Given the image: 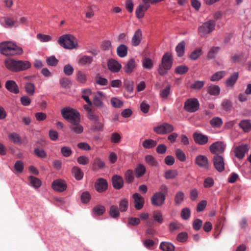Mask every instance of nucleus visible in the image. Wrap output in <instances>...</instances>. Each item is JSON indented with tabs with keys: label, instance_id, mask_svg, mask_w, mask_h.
I'll return each mask as SVG.
<instances>
[{
	"label": "nucleus",
	"instance_id": "obj_1",
	"mask_svg": "<svg viewBox=\"0 0 251 251\" xmlns=\"http://www.w3.org/2000/svg\"><path fill=\"white\" fill-rule=\"evenodd\" d=\"M4 64L7 70L12 72H19L29 69L31 64L27 61L16 60L8 58L4 60Z\"/></svg>",
	"mask_w": 251,
	"mask_h": 251
},
{
	"label": "nucleus",
	"instance_id": "obj_2",
	"mask_svg": "<svg viewBox=\"0 0 251 251\" xmlns=\"http://www.w3.org/2000/svg\"><path fill=\"white\" fill-rule=\"evenodd\" d=\"M0 52L6 56H14L21 54L23 50L11 42H5L0 44Z\"/></svg>",
	"mask_w": 251,
	"mask_h": 251
},
{
	"label": "nucleus",
	"instance_id": "obj_3",
	"mask_svg": "<svg viewBox=\"0 0 251 251\" xmlns=\"http://www.w3.org/2000/svg\"><path fill=\"white\" fill-rule=\"evenodd\" d=\"M215 22L213 20L203 23L198 27V35L201 38L208 37L215 30Z\"/></svg>",
	"mask_w": 251,
	"mask_h": 251
},
{
	"label": "nucleus",
	"instance_id": "obj_4",
	"mask_svg": "<svg viewBox=\"0 0 251 251\" xmlns=\"http://www.w3.org/2000/svg\"><path fill=\"white\" fill-rule=\"evenodd\" d=\"M173 64V58L171 53H165L162 58L161 63L159 65L158 73L161 75H164L170 70Z\"/></svg>",
	"mask_w": 251,
	"mask_h": 251
},
{
	"label": "nucleus",
	"instance_id": "obj_5",
	"mask_svg": "<svg viewBox=\"0 0 251 251\" xmlns=\"http://www.w3.org/2000/svg\"><path fill=\"white\" fill-rule=\"evenodd\" d=\"M64 119L71 124L80 119V115L76 110L67 107L64 108Z\"/></svg>",
	"mask_w": 251,
	"mask_h": 251
},
{
	"label": "nucleus",
	"instance_id": "obj_6",
	"mask_svg": "<svg viewBox=\"0 0 251 251\" xmlns=\"http://www.w3.org/2000/svg\"><path fill=\"white\" fill-rule=\"evenodd\" d=\"M78 48L77 39L70 34H64V48L68 50H74Z\"/></svg>",
	"mask_w": 251,
	"mask_h": 251
},
{
	"label": "nucleus",
	"instance_id": "obj_7",
	"mask_svg": "<svg viewBox=\"0 0 251 251\" xmlns=\"http://www.w3.org/2000/svg\"><path fill=\"white\" fill-rule=\"evenodd\" d=\"M153 130L157 134L163 135L172 132L174 130V128L172 125L164 123L154 127Z\"/></svg>",
	"mask_w": 251,
	"mask_h": 251
},
{
	"label": "nucleus",
	"instance_id": "obj_8",
	"mask_svg": "<svg viewBox=\"0 0 251 251\" xmlns=\"http://www.w3.org/2000/svg\"><path fill=\"white\" fill-rule=\"evenodd\" d=\"M166 196L161 192H157L153 194L151 197V203L155 206L159 207L162 206L165 202Z\"/></svg>",
	"mask_w": 251,
	"mask_h": 251
},
{
	"label": "nucleus",
	"instance_id": "obj_9",
	"mask_svg": "<svg viewBox=\"0 0 251 251\" xmlns=\"http://www.w3.org/2000/svg\"><path fill=\"white\" fill-rule=\"evenodd\" d=\"M199 102L197 99L195 98L187 100L184 104V109L189 112H194L198 110Z\"/></svg>",
	"mask_w": 251,
	"mask_h": 251
},
{
	"label": "nucleus",
	"instance_id": "obj_10",
	"mask_svg": "<svg viewBox=\"0 0 251 251\" xmlns=\"http://www.w3.org/2000/svg\"><path fill=\"white\" fill-rule=\"evenodd\" d=\"M226 145L222 142L218 141L213 143L209 147L210 151L213 153H222L224 152Z\"/></svg>",
	"mask_w": 251,
	"mask_h": 251
},
{
	"label": "nucleus",
	"instance_id": "obj_11",
	"mask_svg": "<svg viewBox=\"0 0 251 251\" xmlns=\"http://www.w3.org/2000/svg\"><path fill=\"white\" fill-rule=\"evenodd\" d=\"M195 163L200 167L205 170L209 168V164L207 157L203 155H199L195 159Z\"/></svg>",
	"mask_w": 251,
	"mask_h": 251
},
{
	"label": "nucleus",
	"instance_id": "obj_12",
	"mask_svg": "<svg viewBox=\"0 0 251 251\" xmlns=\"http://www.w3.org/2000/svg\"><path fill=\"white\" fill-rule=\"evenodd\" d=\"M213 164L215 169L219 172L225 169V162L222 156L215 155L213 157Z\"/></svg>",
	"mask_w": 251,
	"mask_h": 251
},
{
	"label": "nucleus",
	"instance_id": "obj_13",
	"mask_svg": "<svg viewBox=\"0 0 251 251\" xmlns=\"http://www.w3.org/2000/svg\"><path fill=\"white\" fill-rule=\"evenodd\" d=\"M81 120L79 119L74 122L70 124L69 127L71 131L77 134H81L84 130V127L82 125L80 124Z\"/></svg>",
	"mask_w": 251,
	"mask_h": 251
},
{
	"label": "nucleus",
	"instance_id": "obj_14",
	"mask_svg": "<svg viewBox=\"0 0 251 251\" xmlns=\"http://www.w3.org/2000/svg\"><path fill=\"white\" fill-rule=\"evenodd\" d=\"M105 97V94L101 91H98L96 93L93 98V103L95 106L97 107H102L103 106L102 100Z\"/></svg>",
	"mask_w": 251,
	"mask_h": 251
},
{
	"label": "nucleus",
	"instance_id": "obj_15",
	"mask_svg": "<svg viewBox=\"0 0 251 251\" xmlns=\"http://www.w3.org/2000/svg\"><path fill=\"white\" fill-rule=\"evenodd\" d=\"M193 138L197 144L201 145H205L208 141V136L197 132L194 133Z\"/></svg>",
	"mask_w": 251,
	"mask_h": 251
},
{
	"label": "nucleus",
	"instance_id": "obj_16",
	"mask_svg": "<svg viewBox=\"0 0 251 251\" xmlns=\"http://www.w3.org/2000/svg\"><path fill=\"white\" fill-rule=\"evenodd\" d=\"M134 199L135 208L137 210L142 209L144 204V199L138 193H135L132 195Z\"/></svg>",
	"mask_w": 251,
	"mask_h": 251
},
{
	"label": "nucleus",
	"instance_id": "obj_17",
	"mask_svg": "<svg viewBox=\"0 0 251 251\" xmlns=\"http://www.w3.org/2000/svg\"><path fill=\"white\" fill-rule=\"evenodd\" d=\"M6 89L11 93L15 94L19 93V88L18 85L14 80H7L5 84Z\"/></svg>",
	"mask_w": 251,
	"mask_h": 251
},
{
	"label": "nucleus",
	"instance_id": "obj_18",
	"mask_svg": "<svg viewBox=\"0 0 251 251\" xmlns=\"http://www.w3.org/2000/svg\"><path fill=\"white\" fill-rule=\"evenodd\" d=\"M108 69L112 72H118L122 68V65L116 60L109 59L107 62Z\"/></svg>",
	"mask_w": 251,
	"mask_h": 251
},
{
	"label": "nucleus",
	"instance_id": "obj_19",
	"mask_svg": "<svg viewBox=\"0 0 251 251\" xmlns=\"http://www.w3.org/2000/svg\"><path fill=\"white\" fill-rule=\"evenodd\" d=\"M136 67L135 61L134 59H129L124 67L125 72L127 74H131Z\"/></svg>",
	"mask_w": 251,
	"mask_h": 251
},
{
	"label": "nucleus",
	"instance_id": "obj_20",
	"mask_svg": "<svg viewBox=\"0 0 251 251\" xmlns=\"http://www.w3.org/2000/svg\"><path fill=\"white\" fill-rule=\"evenodd\" d=\"M95 188L98 192H102L107 189V183L105 179L100 178L96 184Z\"/></svg>",
	"mask_w": 251,
	"mask_h": 251
},
{
	"label": "nucleus",
	"instance_id": "obj_21",
	"mask_svg": "<svg viewBox=\"0 0 251 251\" xmlns=\"http://www.w3.org/2000/svg\"><path fill=\"white\" fill-rule=\"evenodd\" d=\"M142 37V31L140 29H137L134 33L131 39L132 45L137 46L140 44Z\"/></svg>",
	"mask_w": 251,
	"mask_h": 251
},
{
	"label": "nucleus",
	"instance_id": "obj_22",
	"mask_svg": "<svg viewBox=\"0 0 251 251\" xmlns=\"http://www.w3.org/2000/svg\"><path fill=\"white\" fill-rule=\"evenodd\" d=\"M92 61L93 57L92 56L84 55L79 57L77 63L80 66H84L90 64Z\"/></svg>",
	"mask_w": 251,
	"mask_h": 251
},
{
	"label": "nucleus",
	"instance_id": "obj_23",
	"mask_svg": "<svg viewBox=\"0 0 251 251\" xmlns=\"http://www.w3.org/2000/svg\"><path fill=\"white\" fill-rule=\"evenodd\" d=\"M247 151V145H241L236 147L234 149L235 155L239 158H242L245 156V152Z\"/></svg>",
	"mask_w": 251,
	"mask_h": 251
},
{
	"label": "nucleus",
	"instance_id": "obj_24",
	"mask_svg": "<svg viewBox=\"0 0 251 251\" xmlns=\"http://www.w3.org/2000/svg\"><path fill=\"white\" fill-rule=\"evenodd\" d=\"M112 184L113 187L116 189H121L124 185L123 178L118 175H115L112 177Z\"/></svg>",
	"mask_w": 251,
	"mask_h": 251
},
{
	"label": "nucleus",
	"instance_id": "obj_25",
	"mask_svg": "<svg viewBox=\"0 0 251 251\" xmlns=\"http://www.w3.org/2000/svg\"><path fill=\"white\" fill-rule=\"evenodd\" d=\"M150 6H145L144 5H139L135 10V14L137 18L141 19L144 16L145 12L149 8Z\"/></svg>",
	"mask_w": 251,
	"mask_h": 251
},
{
	"label": "nucleus",
	"instance_id": "obj_26",
	"mask_svg": "<svg viewBox=\"0 0 251 251\" xmlns=\"http://www.w3.org/2000/svg\"><path fill=\"white\" fill-rule=\"evenodd\" d=\"M127 47L126 45L121 44L117 48V55L120 57H125L127 54Z\"/></svg>",
	"mask_w": 251,
	"mask_h": 251
},
{
	"label": "nucleus",
	"instance_id": "obj_27",
	"mask_svg": "<svg viewBox=\"0 0 251 251\" xmlns=\"http://www.w3.org/2000/svg\"><path fill=\"white\" fill-rule=\"evenodd\" d=\"M72 173L76 180H81L83 177V172L78 167H74L72 170Z\"/></svg>",
	"mask_w": 251,
	"mask_h": 251
},
{
	"label": "nucleus",
	"instance_id": "obj_28",
	"mask_svg": "<svg viewBox=\"0 0 251 251\" xmlns=\"http://www.w3.org/2000/svg\"><path fill=\"white\" fill-rule=\"evenodd\" d=\"M146 169L142 164H138L135 169V174L137 178L142 176L146 173Z\"/></svg>",
	"mask_w": 251,
	"mask_h": 251
},
{
	"label": "nucleus",
	"instance_id": "obj_29",
	"mask_svg": "<svg viewBox=\"0 0 251 251\" xmlns=\"http://www.w3.org/2000/svg\"><path fill=\"white\" fill-rule=\"evenodd\" d=\"M239 126L245 132H248L251 130V123L248 120L241 121Z\"/></svg>",
	"mask_w": 251,
	"mask_h": 251
},
{
	"label": "nucleus",
	"instance_id": "obj_30",
	"mask_svg": "<svg viewBox=\"0 0 251 251\" xmlns=\"http://www.w3.org/2000/svg\"><path fill=\"white\" fill-rule=\"evenodd\" d=\"M238 78V73H234L229 78H228L226 82V86L232 87L236 82Z\"/></svg>",
	"mask_w": 251,
	"mask_h": 251
},
{
	"label": "nucleus",
	"instance_id": "obj_31",
	"mask_svg": "<svg viewBox=\"0 0 251 251\" xmlns=\"http://www.w3.org/2000/svg\"><path fill=\"white\" fill-rule=\"evenodd\" d=\"M8 138L9 140L15 144H21L22 143L21 139L17 133L12 132L8 134Z\"/></svg>",
	"mask_w": 251,
	"mask_h": 251
},
{
	"label": "nucleus",
	"instance_id": "obj_32",
	"mask_svg": "<svg viewBox=\"0 0 251 251\" xmlns=\"http://www.w3.org/2000/svg\"><path fill=\"white\" fill-rule=\"evenodd\" d=\"M207 91L211 95L218 96L220 93V88L217 85H211L207 87Z\"/></svg>",
	"mask_w": 251,
	"mask_h": 251
},
{
	"label": "nucleus",
	"instance_id": "obj_33",
	"mask_svg": "<svg viewBox=\"0 0 251 251\" xmlns=\"http://www.w3.org/2000/svg\"><path fill=\"white\" fill-rule=\"evenodd\" d=\"M26 93L29 96H32L35 91V86L31 82H27L25 85Z\"/></svg>",
	"mask_w": 251,
	"mask_h": 251
},
{
	"label": "nucleus",
	"instance_id": "obj_34",
	"mask_svg": "<svg viewBox=\"0 0 251 251\" xmlns=\"http://www.w3.org/2000/svg\"><path fill=\"white\" fill-rule=\"evenodd\" d=\"M52 188L58 192H63V181L61 179H56L52 183Z\"/></svg>",
	"mask_w": 251,
	"mask_h": 251
},
{
	"label": "nucleus",
	"instance_id": "obj_35",
	"mask_svg": "<svg viewBox=\"0 0 251 251\" xmlns=\"http://www.w3.org/2000/svg\"><path fill=\"white\" fill-rule=\"evenodd\" d=\"M142 62L143 67L144 69L151 70L153 68V61L149 58L145 57L143 58Z\"/></svg>",
	"mask_w": 251,
	"mask_h": 251
},
{
	"label": "nucleus",
	"instance_id": "obj_36",
	"mask_svg": "<svg viewBox=\"0 0 251 251\" xmlns=\"http://www.w3.org/2000/svg\"><path fill=\"white\" fill-rule=\"evenodd\" d=\"M160 248L163 251H174L175 247L171 243L163 242L160 244Z\"/></svg>",
	"mask_w": 251,
	"mask_h": 251
},
{
	"label": "nucleus",
	"instance_id": "obj_37",
	"mask_svg": "<svg viewBox=\"0 0 251 251\" xmlns=\"http://www.w3.org/2000/svg\"><path fill=\"white\" fill-rule=\"evenodd\" d=\"M105 166L104 161L99 158H96L93 161V167L94 169H102Z\"/></svg>",
	"mask_w": 251,
	"mask_h": 251
},
{
	"label": "nucleus",
	"instance_id": "obj_38",
	"mask_svg": "<svg viewBox=\"0 0 251 251\" xmlns=\"http://www.w3.org/2000/svg\"><path fill=\"white\" fill-rule=\"evenodd\" d=\"M185 194L181 191L177 192L175 196L174 201L176 204H180L184 201Z\"/></svg>",
	"mask_w": 251,
	"mask_h": 251
},
{
	"label": "nucleus",
	"instance_id": "obj_39",
	"mask_svg": "<svg viewBox=\"0 0 251 251\" xmlns=\"http://www.w3.org/2000/svg\"><path fill=\"white\" fill-rule=\"evenodd\" d=\"M30 185L35 188L40 187L41 185V181L40 180L33 176H30L28 178Z\"/></svg>",
	"mask_w": 251,
	"mask_h": 251
},
{
	"label": "nucleus",
	"instance_id": "obj_40",
	"mask_svg": "<svg viewBox=\"0 0 251 251\" xmlns=\"http://www.w3.org/2000/svg\"><path fill=\"white\" fill-rule=\"evenodd\" d=\"M152 217L154 220L159 224L163 222V217L161 212L159 210H155L152 212Z\"/></svg>",
	"mask_w": 251,
	"mask_h": 251
},
{
	"label": "nucleus",
	"instance_id": "obj_41",
	"mask_svg": "<svg viewBox=\"0 0 251 251\" xmlns=\"http://www.w3.org/2000/svg\"><path fill=\"white\" fill-rule=\"evenodd\" d=\"M177 171L175 170H168L164 173V177L167 179H174L177 176Z\"/></svg>",
	"mask_w": 251,
	"mask_h": 251
},
{
	"label": "nucleus",
	"instance_id": "obj_42",
	"mask_svg": "<svg viewBox=\"0 0 251 251\" xmlns=\"http://www.w3.org/2000/svg\"><path fill=\"white\" fill-rule=\"evenodd\" d=\"M145 162L150 166H156L158 162L155 158L151 155H147L145 157Z\"/></svg>",
	"mask_w": 251,
	"mask_h": 251
},
{
	"label": "nucleus",
	"instance_id": "obj_43",
	"mask_svg": "<svg viewBox=\"0 0 251 251\" xmlns=\"http://www.w3.org/2000/svg\"><path fill=\"white\" fill-rule=\"evenodd\" d=\"M185 43L182 41L179 43L176 48V50L178 56H182L184 54L185 50Z\"/></svg>",
	"mask_w": 251,
	"mask_h": 251
},
{
	"label": "nucleus",
	"instance_id": "obj_44",
	"mask_svg": "<svg viewBox=\"0 0 251 251\" xmlns=\"http://www.w3.org/2000/svg\"><path fill=\"white\" fill-rule=\"evenodd\" d=\"M157 145V142L151 139H146L143 141L142 145L145 149H151Z\"/></svg>",
	"mask_w": 251,
	"mask_h": 251
},
{
	"label": "nucleus",
	"instance_id": "obj_45",
	"mask_svg": "<svg viewBox=\"0 0 251 251\" xmlns=\"http://www.w3.org/2000/svg\"><path fill=\"white\" fill-rule=\"evenodd\" d=\"M226 74L225 71H219L214 74L210 77V79L212 81H218L222 78Z\"/></svg>",
	"mask_w": 251,
	"mask_h": 251
},
{
	"label": "nucleus",
	"instance_id": "obj_46",
	"mask_svg": "<svg viewBox=\"0 0 251 251\" xmlns=\"http://www.w3.org/2000/svg\"><path fill=\"white\" fill-rule=\"evenodd\" d=\"M171 94V85H168L160 92V96L163 99H167Z\"/></svg>",
	"mask_w": 251,
	"mask_h": 251
},
{
	"label": "nucleus",
	"instance_id": "obj_47",
	"mask_svg": "<svg viewBox=\"0 0 251 251\" xmlns=\"http://www.w3.org/2000/svg\"><path fill=\"white\" fill-rule=\"evenodd\" d=\"M109 213L110 216L114 218L119 217L120 215L118 207L114 205L110 206Z\"/></svg>",
	"mask_w": 251,
	"mask_h": 251
},
{
	"label": "nucleus",
	"instance_id": "obj_48",
	"mask_svg": "<svg viewBox=\"0 0 251 251\" xmlns=\"http://www.w3.org/2000/svg\"><path fill=\"white\" fill-rule=\"evenodd\" d=\"M210 123L212 127H219L222 126L223 121L221 118L219 117H215L210 120Z\"/></svg>",
	"mask_w": 251,
	"mask_h": 251
},
{
	"label": "nucleus",
	"instance_id": "obj_49",
	"mask_svg": "<svg viewBox=\"0 0 251 251\" xmlns=\"http://www.w3.org/2000/svg\"><path fill=\"white\" fill-rule=\"evenodd\" d=\"M110 101L113 107L116 108H121L123 105V102L117 98H112Z\"/></svg>",
	"mask_w": 251,
	"mask_h": 251
},
{
	"label": "nucleus",
	"instance_id": "obj_50",
	"mask_svg": "<svg viewBox=\"0 0 251 251\" xmlns=\"http://www.w3.org/2000/svg\"><path fill=\"white\" fill-rule=\"evenodd\" d=\"M93 212L96 215L100 216L102 215L105 211L104 206L98 205L93 208Z\"/></svg>",
	"mask_w": 251,
	"mask_h": 251
},
{
	"label": "nucleus",
	"instance_id": "obj_51",
	"mask_svg": "<svg viewBox=\"0 0 251 251\" xmlns=\"http://www.w3.org/2000/svg\"><path fill=\"white\" fill-rule=\"evenodd\" d=\"M128 206V201L126 199L121 200L119 202V208L121 212L126 211Z\"/></svg>",
	"mask_w": 251,
	"mask_h": 251
},
{
	"label": "nucleus",
	"instance_id": "obj_52",
	"mask_svg": "<svg viewBox=\"0 0 251 251\" xmlns=\"http://www.w3.org/2000/svg\"><path fill=\"white\" fill-rule=\"evenodd\" d=\"M202 51L201 49H197L192 52L190 55L191 59L195 60L197 59L202 54Z\"/></svg>",
	"mask_w": 251,
	"mask_h": 251
},
{
	"label": "nucleus",
	"instance_id": "obj_53",
	"mask_svg": "<svg viewBox=\"0 0 251 251\" xmlns=\"http://www.w3.org/2000/svg\"><path fill=\"white\" fill-rule=\"evenodd\" d=\"M177 158L180 161L184 162L186 160V157L184 152L180 149H177L175 151Z\"/></svg>",
	"mask_w": 251,
	"mask_h": 251
},
{
	"label": "nucleus",
	"instance_id": "obj_54",
	"mask_svg": "<svg viewBox=\"0 0 251 251\" xmlns=\"http://www.w3.org/2000/svg\"><path fill=\"white\" fill-rule=\"evenodd\" d=\"M125 178L126 180L128 183L133 182L134 180L133 171L131 170H127L125 173Z\"/></svg>",
	"mask_w": 251,
	"mask_h": 251
},
{
	"label": "nucleus",
	"instance_id": "obj_55",
	"mask_svg": "<svg viewBox=\"0 0 251 251\" xmlns=\"http://www.w3.org/2000/svg\"><path fill=\"white\" fill-rule=\"evenodd\" d=\"M219 47H213L211 48L207 53V58L209 59H212L215 57L216 54L219 50Z\"/></svg>",
	"mask_w": 251,
	"mask_h": 251
},
{
	"label": "nucleus",
	"instance_id": "obj_56",
	"mask_svg": "<svg viewBox=\"0 0 251 251\" xmlns=\"http://www.w3.org/2000/svg\"><path fill=\"white\" fill-rule=\"evenodd\" d=\"M77 80L80 83H85L87 80V76L86 74L82 72L78 71L76 74Z\"/></svg>",
	"mask_w": 251,
	"mask_h": 251
},
{
	"label": "nucleus",
	"instance_id": "obj_57",
	"mask_svg": "<svg viewBox=\"0 0 251 251\" xmlns=\"http://www.w3.org/2000/svg\"><path fill=\"white\" fill-rule=\"evenodd\" d=\"M121 137L117 132L113 133L111 136V142L115 144H118L121 142Z\"/></svg>",
	"mask_w": 251,
	"mask_h": 251
},
{
	"label": "nucleus",
	"instance_id": "obj_58",
	"mask_svg": "<svg viewBox=\"0 0 251 251\" xmlns=\"http://www.w3.org/2000/svg\"><path fill=\"white\" fill-rule=\"evenodd\" d=\"M214 181L212 177H208L204 179L203 186L205 188H208L212 187L214 185Z\"/></svg>",
	"mask_w": 251,
	"mask_h": 251
},
{
	"label": "nucleus",
	"instance_id": "obj_59",
	"mask_svg": "<svg viewBox=\"0 0 251 251\" xmlns=\"http://www.w3.org/2000/svg\"><path fill=\"white\" fill-rule=\"evenodd\" d=\"M188 71V68L186 66L181 65L177 66L175 72L178 74H183L187 73Z\"/></svg>",
	"mask_w": 251,
	"mask_h": 251
},
{
	"label": "nucleus",
	"instance_id": "obj_60",
	"mask_svg": "<svg viewBox=\"0 0 251 251\" xmlns=\"http://www.w3.org/2000/svg\"><path fill=\"white\" fill-rule=\"evenodd\" d=\"M58 62V60L54 56L49 57L46 59L47 64L51 66H56Z\"/></svg>",
	"mask_w": 251,
	"mask_h": 251
},
{
	"label": "nucleus",
	"instance_id": "obj_61",
	"mask_svg": "<svg viewBox=\"0 0 251 251\" xmlns=\"http://www.w3.org/2000/svg\"><path fill=\"white\" fill-rule=\"evenodd\" d=\"M77 162L82 165H86L89 162V159L88 157L85 155H82L79 156L77 158Z\"/></svg>",
	"mask_w": 251,
	"mask_h": 251
},
{
	"label": "nucleus",
	"instance_id": "obj_62",
	"mask_svg": "<svg viewBox=\"0 0 251 251\" xmlns=\"http://www.w3.org/2000/svg\"><path fill=\"white\" fill-rule=\"evenodd\" d=\"M37 38L40 41L43 42H49L51 39V38L50 35L42 34L40 33L37 34Z\"/></svg>",
	"mask_w": 251,
	"mask_h": 251
},
{
	"label": "nucleus",
	"instance_id": "obj_63",
	"mask_svg": "<svg viewBox=\"0 0 251 251\" xmlns=\"http://www.w3.org/2000/svg\"><path fill=\"white\" fill-rule=\"evenodd\" d=\"M169 227L170 231H173L180 229L181 227V225L177 222H175L171 223L169 225Z\"/></svg>",
	"mask_w": 251,
	"mask_h": 251
},
{
	"label": "nucleus",
	"instance_id": "obj_64",
	"mask_svg": "<svg viewBox=\"0 0 251 251\" xmlns=\"http://www.w3.org/2000/svg\"><path fill=\"white\" fill-rule=\"evenodd\" d=\"M188 238L187 233L185 232H182L178 234L177 240L180 242H184L187 241Z\"/></svg>",
	"mask_w": 251,
	"mask_h": 251
}]
</instances>
